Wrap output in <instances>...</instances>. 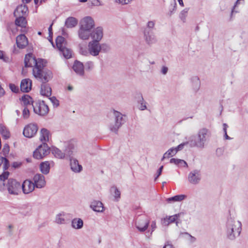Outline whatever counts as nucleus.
<instances>
[{
    "mask_svg": "<svg viewBox=\"0 0 248 248\" xmlns=\"http://www.w3.org/2000/svg\"><path fill=\"white\" fill-rule=\"evenodd\" d=\"M32 61L33 62H38L32 53H29L25 55L24 62H30Z\"/></svg>",
    "mask_w": 248,
    "mask_h": 248,
    "instance_id": "c03bdc74",
    "label": "nucleus"
},
{
    "mask_svg": "<svg viewBox=\"0 0 248 248\" xmlns=\"http://www.w3.org/2000/svg\"><path fill=\"white\" fill-rule=\"evenodd\" d=\"M188 10V8H186L181 12L179 15V17L183 21V22H185L186 21V17L187 16Z\"/></svg>",
    "mask_w": 248,
    "mask_h": 248,
    "instance_id": "49530a36",
    "label": "nucleus"
},
{
    "mask_svg": "<svg viewBox=\"0 0 248 248\" xmlns=\"http://www.w3.org/2000/svg\"><path fill=\"white\" fill-rule=\"evenodd\" d=\"M25 67H33V75L42 83H46L53 77L52 73L49 70L45 68L46 65L44 63H34L33 66L31 65V63H25Z\"/></svg>",
    "mask_w": 248,
    "mask_h": 248,
    "instance_id": "f03ea898",
    "label": "nucleus"
},
{
    "mask_svg": "<svg viewBox=\"0 0 248 248\" xmlns=\"http://www.w3.org/2000/svg\"><path fill=\"white\" fill-rule=\"evenodd\" d=\"M223 131L224 133V138L226 140H231V138L228 136L227 133V129L228 128V125L226 124H223Z\"/></svg>",
    "mask_w": 248,
    "mask_h": 248,
    "instance_id": "5fc2aeb1",
    "label": "nucleus"
},
{
    "mask_svg": "<svg viewBox=\"0 0 248 248\" xmlns=\"http://www.w3.org/2000/svg\"><path fill=\"white\" fill-rule=\"evenodd\" d=\"M113 115L114 116L115 119L114 122L118 124H120V125H122L125 122L124 117H125L124 115H123L121 113L118 112L116 110H114L113 111Z\"/></svg>",
    "mask_w": 248,
    "mask_h": 248,
    "instance_id": "a878e982",
    "label": "nucleus"
},
{
    "mask_svg": "<svg viewBox=\"0 0 248 248\" xmlns=\"http://www.w3.org/2000/svg\"><path fill=\"white\" fill-rule=\"evenodd\" d=\"M155 21H149L147 22L146 28H145L144 31H154V27L155 26Z\"/></svg>",
    "mask_w": 248,
    "mask_h": 248,
    "instance_id": "a18cd8bd",
    "label": "nucleus"
},
{
    "mask_svg": "<svg viewBox=\"0 0 248 248\" xmlns=\"http://www.w3.org/2000/svg\"><path fill=\"white\" fill-rule=\"evenodd\" d=\"M48 99L54 106L58 107L59 105V101L55 96L49 97Z\"/></svg>",
    "mask_w": 248,
    "mask_h": 248,
    "instance_id": "3c124183",
    "label": "nucleus"
},
{
    "mask_svg": "<svg viewBox=\"0 0 248 248\" xmlns=\"http://www.w3.org/2000/svg\"><path fill=\"white\" fill-rule=\"evenodd\" d=\"M168 71V68L167 66H163L161 69V73L163 75H166Z\"/></svg>",
    "mask_w": 248,
    "mask_h": 248,
    "instance_id": "e2e57ef3",
    "label": "nucleus"
},
{
    "mask_svg": "<svg viewBox=\"0 0 248 248\" xmlns=\"http://www.w3.org/2000/svg\"><path fill=\"white\" fill-rule=\"evenodd\" d=\"M201 180V173L200 170H194L190 172L188 175V182L193 185L198 184Z\"/></svg>",
    "mask_w": 248,
    "mask_h": 248,
    "instance_id": "9b49d317",
    "label": "nucleus"
},
{
    "mask_svg": "<svg viewBox=\"0 0 248 248\" xmlns=\"http://www.w3.org/2000/svg\"><path fill=\"white\" fill-rule=\"evenodd\" d=\"M51 88L48 84L43 83L41 86L40 93L41 95L47 97L51 95Z\"/></svg>",
    "mask_w": 248,
    "mask_h": 248,
    "instance_id": "b1692460",
    "label": "nucleus"
},
{
    "mask_svg": "<svg viewBox=\"0 0 248 248\" xmlns=\"http://www.w3.org/2000/svg\"><path fill=\"white\" fill-rule=\"evenodd\" d=\"M72 227L76 229H80L83 226V220L79 218H75L72 220Z\"/></svg>",
    "mask_w": 248,
    "mask_h": 248,
    "instance_id": "72a5a7b5",
    "label": "nucleus"
},
{
    "mask_svg": "<svg viewBox=\"0 0 248 248\" xmlns=\"http://www.w3.org/2000/svg\"><path fill=\"white\" fill-rule=\"evenodd\" d=\"M31 80L29 78L22 80L20 83L21 91L24 93H28L31 90Z\"/></svg>",
    "mask_w": 248,
    "mask_h": 248,
    "instance_id": "aec40b11",
    "label": "nucleus"
},
{
    "mask_svg": "<svg viewBox=\"0 0 248 248\" xmlns=\"http://www.w3.org/2000/svg\"><path fill=\"white\" fill-rule=\"evenodd\" d=\"M211 135L209 129L203 127L201 128L198 132L197 137L194 139V137H191L189 140V146L191 147H197L203 148L205 144Z\"/></svg>",
    "mask_w": 248,
    "mask_h": 248,
    "instance_id": "7ed1b4c3",
    "label": "nucleus"
},
{
    "mask_svg": "<svg viewBox=\"0 0 248 248\" xmlns=\"http://www.w3.org/2000/svg\"><path fill=\"white\" fill-rule=\"evenodd\" d=\"M140 55L139 52L137 50L133 51V53L128 57H126L125 60L127 61H136Z\"/></svg>",
    "mask_w": 248,
    "mask_h": 248,
    "instance_id": "ea45409f",
    "label": "nucleus"
},
{
    "mask_svg": "<svg viewBox=\"0 0 248 248\" xmlns=\"http://www.w3.org/2000/svg\"><path fill=\"white\" fill-rule=\"evenodd\" d=\"M187 144H188L189 145V140L186 141V142L182 143L179 144L177 147H174V148L177 150V152H178V151H181V150H182L184 148V146L186 145H187Z\"/></svg>",
    "mask_w": 248,
    "mask_h": 248,
    "instance_id": "864d4df0",
    "label": "nucleus"
},
{
    "mask_svg": "<svg viewBox=\"0 0 248 248\" xmlns=\"http://www.w3.org/2000/svg\"><path fill=\"white\" fill-rule=\"evenodd\" d=\"M180 216L179 214H175L171 216H167L166 217L162 218L161 223L163 226H168L170 223L174 222Z\"/></svg>",
    "mask_w": 248,
    "mask_h": 248,
    "instance_id": "4be33fe9",
    "label": "nucleus"
},
{
    "mask_svg": "<svg viewBox=\"0 0 248 248\" xmlns=\"http://www.w3.org/2000/svg\"><path fill=\"white\" fill-rule=\"evenodd\" d=\"M49 132L46 128H42L40 131V140L43 144L46 143L49 140Z\"/></svg>",
    "mask_w": 248,
    "mask_h": 248,
    "instance_id": "c756f323",
    "label": "nucleus"
},
{
    "mask_svg": "<svg viewBox=\"0 0 248 248\" xmlns=\"http://www.w3.org/2000/svg\"><path fill=\"white\" fill-rule=\"evenodd\" d=\"M78 20L74 17L70 16L67 18L65 21V26L67 28H72L77 26Z\"/></svg>",
    "mask_w": 248,
    "mask_h": 248,
    "instance_id": "cd10ccee",
    "label": "nucleus"
},
{
    "mask_svg": "<svg viewBox=\"0 0 248 248\" xmlns=\"http://www.w3.org/2000/svg\"><path fill=\"white\" fill-rule=\"evenodd\" d=\"M103 36V30L101 27H98L91 32L93 41L100 42Z\"/></svg>",
    "mask_w": 248,
    "mask_h": 248,
    "instance_id": "2eb2a0df",
    "label": "nucleus"
},
{
    "mask_svg": "<svg viewBox=\"0 0 248 248\" xmlns=\"http://www.w3.org/2000/svg\"><path fill=\"white\" fill-rule=\"evenodd\" d=\"M139 108L141 110H144L147 109V102L144 100L142 96L140 95V98L139 100Z\"/></svg>",
    "mask_w": 248,
    "mask_h": 248,
    "instance_id": "37998d69",
    "label": "nucleus"
},
{
    "mask_svg": "<svg viewBox=\"0 0 248 248\" xmlns=\"http://www.w3.org/2000/svg\"><path fill=\"white\" fill-rule=\"evenodd\" d=\"M184 234L188 236V238L187 239L190 243H192L196 241V238L191 235L188 233L185 232Z\"/></svg>",
    "mask_w": 248,
    "mask_h": 248,
    "instance_id": "13d9d810",
    "label": "nucleus"
},
{
    "mask_svg": "<svg viewBox=\"0 0 248 248\" xmlns=\"http://www.w3.org/2000/svg\"><path fill=\"white\" fill-rule=\"evenodd\" d=\"M16 43L18 47L24 48L28 44V39L24 34L19 35L16 37Z\"/></svg>",
    "mask_w": 248,
    "mask_h": 248,
    "instance_id": "a211bd4d",
    "label": "nucleus"
},
{
    "mask_svg": "<svg viewBox=\"0 0 248 248\" xmlns=\"http://www.w3.org/2000/svg\"><path fill=\"white\" fill-rule=\"evenodd\" d=\"M2 152L3 153V155H6L7 154L9 153V145L7 144H5L4 145Z\"/></svg>",
    "mask_w": 248,
    "mask_h": 248,
    "instance_id": "bf43d9fd",
    "label": "nucleus"
},
{
    "mask_svg": "<svg viewBox=\"0 0 248 248\" xmlns=\"http://www.w3.org/2000/svg\"><path fill=\"white\" fill-rule=\"evenodd\" d=\"M150 219L145 215L138 217L135 220V226L139 232H145L148 228Z\"/></svg>",
    "mask_w": 248,
    "mask_h": 248,
    "instance_id": "39448f33",
    "label": "nucleus"
},
{
    "mask_svg": "<svg viewBox=\"0 0 248 248\" xmlns=\"http://www.w3.org/2000/svg\"><path fill=\"white\" fill-rule=\"evenodd\" d=\"M22 116L24 119H27L30 116L29 109L27 107H25L22 111Z\"/></svg>",
    "mask_w": 248,
    "mask_h": 248,
    "instance_id": "8fccbe9b",
    "label": "nucleus"
},
{
    "mask_svg": "<svg viewBox=\"0 0 248 248\" xmlns=\"http://www.w3.org/2000/svg\"><path fill=\"white\" fill-rule=\"evenodd\" d=\"M38 130V126L36 124L30 123L26 125L23 131L24 136L27 138L33 137Z\"/></svg>",
    "mask_w": 248,
    "mask_h": 248,
    "instance_id": "6e6552de",
    "label": "nucleus"
},
{
    "mask_svg": "<svg viewBox=\"0 0 248 248\" xmlns=\"http://www.w3.org/2000/svg\"><path fill=\"white\" fill-rule=\"evenodd\" d=\"M90 207L94 211L97 212H103L105 209L103 203L99 201H93L91 202Z\"/></svg>",
    "mask_w": 248,
    "mask_h": 248,
    "instance_id": "412c9836",
    "label": "nucleus"
},
{
    "mask_svg": "<svg viewBox=\"0 0 248 248\" xmlns=\"http://www.w3.org/2000/svg\"><path fill=\"white\" fill-rule=\"evenodd\" d=\"M4 162V169H6L7 168V165L8 163V160L5 157L0 156V166L3 162Z\"/></svg>",
    "mask_w": 248,
    "mask_h": 248,
    "instance_id": "4d7b16f0",
    "label": "nucleus"
},
{
    "mask_svg": "<svg viewBox=\"0 0 248 248\" xmlns=\"http://www.w3.org/2000/svg\"><path fill=\"white\" fill-rule=\"evenodd\" d=\"M151 230H149V232H151V233H152L156 229V221L155 220H153L151 222Z\"/></svg>",
    "mask_w": 248,
    "mask_h": 248,
    "instance_id": "6e6d98bb",
    "label": "nucleus"
},
{
    "mask_svg": "<svg viewBox=\"0 0 248 248\" xmlns=\"http://www.w3.org/2000/svg\"><path fill=\"white\" fill-rule=\"evenodd\" d=\"M28 11V8L27 5L25 4H21L18 6L16 9L15 10L14 15V16H26Z\"/></svg>",
    "mask_w": 248,
    "mask_h": 248,
    "instance_id": "6ab92c4d",
    "label": "nucleus"
},
{
    "mask_svg": "<svg viewBox=\"0 0 248 248\" xmlns=\"http://www.w3.org/2000/svg\"><path fill=\"white\" fill-rule=\"evenodd\" d=\"M77 151V144L74 141H70L67 144L64 152L66 157L70 158Z\"/></svg>",
    "mask_w": 248,
    "mask_h": 248,
    "instance_id": "f3484780",
    "label": "nucleus"
},
{
    "mask_svg": "<svg viewBox=\"0 0 248 248\" xmlns=\"http://www.w3.org/2000/svg\"><path fill=\"white\" fill-rule=\"evenodd\" d=\"M50 163L49 161H45L40 164V170L41 172L46 175L49 172Z\"/></svg>",
    "mask_w": 248,
    "mask_h": 248,
    "instance_id": "7c9ffc66",
    "label": "nucleus"
},
{
    "mask_svg": "<svg viewBox=\"0 0 248 248\" xmlns=\"http://www.w3.org/2000/svg\"><path fill=\"white\" fill-rule=\"evenodd\" d=\"M100 46L101 47V51L107 52L110 49L109 46L106 44H100Z\"/></svg>",
    "mask_w": 248,
    "mask_h": 248,
    "instance_id": "603ef678",
    "label": "nucleus"
},
{
    "mask_svg": "<svg viewBox=\"0 0 248 248\" xmlns=\"http://www.w3.org/2000/svg\"><path fill=\"white\" fill-rule=\"evenodd\" d=\"M170 162L180 167H187L186 162L185 160L180 159L171 158L170 159Z\"/></svg>",
    "mask_w": 248,
    "mask_h": 248,
    "instance_id": "f704fd0d",
    "label": "nucleus"
},
{
    "mask_svg": "<svg viewBox=\"0 0 248 248\" xmlns=\"http://www.w3.org/2000/svg\"><path fill=\"white\" fill-rule=\"evenodd\" d=\"M49 153V149L46 143H44L40 146L34 151L33 156L37 159H41Z\"/></svg>",
    "mask_w": 248,
    "mask_h": 248,
    "instance_id": "423d86ee",
    "label": "nucleus"
},
{
    "mask_svg": "<svg viewBox=\"0 0 248 248\" xmlns=\"http://www.w3.org/2000/svg\"><path fill=\"white\" fill-rule=\"evenodd\" d=\"M10 88L13 92L17 93L18 91V87L16 86L15 84H10L9 85Z\"/></svg>",
    "mask_w": 248,
    "mask_h": 248,
    "instance_id": "052dcab7",
    "label": "nucleus"
},
{
    "mask_svg": "<svg viewBox=\"0 0 248 248\" xmlns=\"http://www.w3.org/2000/svg\"><path fill=\"white\" fill-rule=\"evenodd\" d=\"M52 152L54 155L58 158L63 159L66 157L65 152L63 153L57 148L53 149Z\"/></svg>",
    "mask_w": 248,
    "mask_h": 248,
    "instance_id": "c9c22d12",
    "label": "nucleus"
},
{
    "mask_svg": "<svg viewBox=\"0 0 248 248\" xmlns=\"http://www.w3.org/2000/svg\"><path fill=\"white\" fill-rule=\"evenodd\" d=\"M242 230V224L240 221L229 218L226 224V234L230 240H234L240 235Z\"/></svg>",
    "mask_w": 248,
    "mask_h": 248,
    "instance_id": "20e7f679",
    "label": "nucleus"
},
{
    "mask_svg": "<svg viewBox=\"0 0 248 248\" xmlns=\"http://www.w3.org/2000/svg\"><path fill=\"white\" fill-rule=\"evenodd\" d=\"M133 0H115V2L117 3H119L122 4H127L130 2H131Z\"/></svg>",
    "mask_w": 248,
    "mask_h": 248,
    "instance_id": "680f3d73",
    "label": "nucleus"
},
{
    "mask_svg": "<svg viewBox=\"0 0 248 248\" xmlns=\"http://www.w3.org/2000/svg\"><path fill=\"white\" fill-rule=\"evenodd\" d=\"M186 196L184 194L178 195L173 197L167 199L166 201L168 202H181L186 199Z\"/></svg>",
    "mask_w": 248,
    "mask_h": 248,
    "instance_id": "473e14b6",
    "label": "nucleus"
},
{
    "mask_svg": "<svg viewBox=\"0 0 248 248\" xmlns=\"http://www.w3.org/2000/svg\"><path fill=\"white\" fill-rule=\"evenodd\" d=\"M56 46L58 49L60 51L66 47V42L64 38L62 36H59L56 39Z\"/></svg>",
    "mask_w": 248,
    "mask_h": 248,
    "instance_id": "c85d7f7f",
    "label": "nucleus"
},
{
    "mask_svg": "<svg viewBox=\"0 0 248 248\" xmlns=\"http://www.w3.org/2000/svg\"><path fill=\"white\" fill-rule=\"evenodd\" d=\"M22 100L24 103L28 105H31V103L32 102V98L28 95H25L22 97Z\"/></svg>",
    "mask_w": 248,
    "mask_h": 248,
    "instance_id": "09e8293b",
    "label": "nucleus"
},
{
    "mask_svg": "<svg viewBox=\"0 0 248 248\" xmlns=\"http://www.w3.org/2000/svg\"><path fill=\"white\" fill-rule=\"evenodd\" d=\"M177 153V150L174 147H172L169 149L164 155L161 159V160H163L165 158H168L170 157L175 155Z\"/></svg>",
    "mask_w": 248,
    "mask_h": 248,
    "instance_id": "e433bc0d",
    "label": "nucleus"
},
{
    "mask_svg": "<svg viewBox=\"0 0 248 248\" xmlns=\"http://www.w3.org/2000/svg\"><path fill=\"white\" fill-rule=\"evenodd\" d=\"M35 187L33 182L29 180H26L22 185L23 192L26 194L32 192Z\"/></svg>",
    "mask_w": 248,
    "mask_h": 248,
    "instance_id": "dca6fc26",
    "label": "nucleus"
},
{
    "mask_svg": "<svg viewBox=\"0 0 248 248\" xmlns=\"http://www.w3.org/2000/svg\"><path fill=\"white\" fill-rule=\"evenodd\" d=\"M110 191L112 193L115 199L118 201L120 198V191L115 186H112L111 187Z\"/></svg>",
    "mask_w": 248,
    "mask_h": 248,
    "instance_id": "a19ab883",
    "label": "nucleus"
},
{
    "mask_svg": "<svg viewBox=\"0 0 248 248\" xmlns=\"http://www.w3.org/2000/svg\"><path fill=\"white\" fill-rule=\"evenodd\" d=\"M89 53L93 56H96L99 55L101 51L99 42L91 41L88 46Z\"/></svg>",
    "mask_w": 248,
    "mask_h": 248,
    "instance_id": "9d476101",
    "label": "nucleus"
},
{
    "mask_svg": "<svg viewBox=\"0 0 248 248\" xmlns=\"http://www.w3.org/2000/svg\"><path fill=\"white\" fill-rule=\"evenodd\" d=\"M80 27L91 31L94 27V20L91 16H86L80 21Z\"/></svg>",
    "mask_w": 248,
    "mask_h": 248,
    "instance_id": "ddd939ff",
    "label": "nucleus"
},
{
    "mask_svg": "<svg viewBox=\"0 0 248 248\" xmlns=\"http://www.w3.org/2000/svg\"><path fill=\"white\" fill-rule=\"evenodd\" d=\"M70 166L71 170L75 172H79L82 169L78 161L74 158H70Z\"/></svg>",
    "mask_w": 248,
    "mask_h": 248,
    "instance_id": "bb28decb",
    "label": "nucleus"
},
{
    "mask_svg": "<svg viewBox=\"0 0 248 248\" xmlns=\"http://www.w3.org/2000/svg\"><path fill=\"white\" fill-rule=\"evenodd\" d=\"M191 87L193 91L197 93L200 89L201 86V81L200 78L197 76H193L191 78Z\"/></svg>",
    "mask_w": 248,
    "mask_h": 248,
    "instance_id": "393cba45",
    "label": "nucleus"
},
{
    "mask_svg": "<svg viewBox=\"0 0 248 248\" xmlns=\"http://www.w3.org/2000/svg\"><path fill=\"white\" fill-rule=\"evenodd\" d=\"M239 0H237V1L235 2V4L233 6V8L232 9V12H231V16H232V15L234 14V13H237L238 12L237 11H235V7L236 6V5L238 4V2H239Z\"/></svg>",
    "mask_w": 248,
    "mask_h": 248,
    "instance_id": "69168bd1",
    "label": "nucleus"
},
{
    "mask_svg": "<svg viewBox=\"0 0 248 248\" xmlns=\"http://www.w3.org/2000/svg\"><path fill=\"white\" fill-rule=\"evenodd\" d=\"M109 128L111 132L117 134L119 129L121 127L120 124L116 123L114 121L112 122L109 124Z\"/></svg>",
    "mask_w": 248,
    "mask_h": 248,
    "instance_id": "58836bf2",
    "label": "nucleus"
},
{
    "mask_svg": "<svg viewBox=\"0 0 248 248\" xmlns=\"http://www.w3.org/2000/svg\"><path fill=\"white\" fill-rule=\"evenodd\" d=\"M0 133L5 139L9 138L10 136V132L8 130L7 128L5 126L1 124L0 125Z\"/></svg>",
    "mask_w": 248,
    "mask_h": 248,
    "instance_id": "4c0bfd02",
    "label": "nucleus"
},
{
    "mask_svg": "<svg viewBox=\"0 0 248 248\" xmlns=\"http://www.w3.org/2000/svg\"><path fill=\"white\" fill-rule=\"evenodd\" d=\"M143 34L145 41L148 45L151 46L157 42V40L154 31H144Z\"/></svg>",
    "mask_w": 248,
    "mask_h": 248,
    "instance_id": "f8f14e48",
    "label": "nucleus"
},
{
    "mask_svg": "<svg viewBox=\"0 0 248 248\" xmlns=\"http://www.w3.org/2000/svg\"><path fill=\"white\" fill-rule=\"evenodd\" d=\"M78 34L80 39L83 40H87L90 36L91 37V31L80 27Z\"/></svg>",
    "mask_w": 248,
    "mask_h": 248,
    "instance_id": "5701e85b",
    "label": "nucleus"
},
{
    "mask_svg": "<svg viewBox=\"0 0 248 248\" xmlns=\"http://www.w3.org/2000/svg\"><path fill=\"white\" fill-rule=\"evenodd\" d=\"M61 54L65 59H69L72 57V51L67 47H64L62 50L60 51Z\"/></svg>",
    "mask_w": 248,
    "mask_h": 248,
    "instance_id": "79ce46f5",
    "label": "nucleus"
},
{
    "mask_svg": "<svg viewBox=\"0 0 248 248\" xmlns=\"http://www.w3.org/2000/svg\"><path fill=\"white\" fill-rule=\"evenodd\" d=\"M163 248H173V246L172 245L169 244V243L168 242L166 243Z\"/></svg>",
    "mask_w": 248,
    "mask_h": 248,
    "instance_id": "774afa93",
    "label": "nucleus"
},
{
    "mask_svg": "<svg viewBox=\"0 0 248 248\" xmlns=\"http://www.w3.org/2000/svg\"><path fill=\"white\" fill-rule=\"evenodd\" d=\"M33 107L34 112L41 116L46 115L49 111L48 107L44 101L36 103Z\"/></svg>",
    "mask_w": 248,
    "mask_h": 248,
    "instance_id": "1a4fd4ad",
    "label": "nucleus"
},
{
    "mask_svg": "<svg viewBox=\"0 0 248 248\" xmlns=\"http://www.w3.org/2000/svg\"><path fill=\"white\" fill-rule=\"evenodd\" d=\"M9 172H4L0 175V190L2 192L7 191L11 195H17L20 191L21 186L19 182L13 179H9L7 184L5 185L3 182L4 180L8 179Z\"/></svg>",
    "mask_w": 248,
    "mask_h": 248,
    "instance_id": "f257e3e1",
    "label": "nucleus"
},
{
    "mask_svg": "<svg viewBox=\"0 0 248 248\" xmlns=\"http://www.w3.org/2000/svg\"><path fill=\"white\" fill-rule=\"evenodd\" d=\"M55 221L58 224H64L65 223V220L64 217V215H58L56 216Z\"/></svg>",
    "mask_w": 248,
    "mask_h": 248,
    "instance_id": "de8ad7c7",
    "label": "nucleus"
},
{
    "mask_svg": "<svg viewBox=\"0 0 248 248\" xmlns=\"http://www.w3.org/2000/svg\"><path fill=\"white\" fill-rule=\"evenodd\" d=\"M73 70L79 75H83L84 74V70H90L93 67L92 63H85L84 65L83 63H73L72 66Z\"/></svg>",
    "mask_w": 248,
    "mask_h": 248,
    "instance_id": "0eeeda50",
    "label": "nucleus"
},
{
    "mask_svg": "<svg viewBox=\"0 0 248 248\" xmlns=\"http://www.w3.org/2000/svg\"><path fill=\"white\" fill-rule=\"evenodd\" d=\"M80 53L83 55H87L89 53V51H87L85 48L81 47L80 48Z\"/></svg>",
    "mask_w": 248,
    "mask_h": 248,
    "instance_id": "0e129e2a",
    "label": "nucleus"
},
{
    "mask_svg": "<svg viewBox=\"0 0 248 248\" xmlns=\"http://www.w3.org/2000/svg\"><path fill=\"white\" fill-rule=\"evenodd\" d=\"M163 169V166H161L159 169H158V170H157V176L155 178V181L157 178L161 175V173H162V170Z\"/></svg>",
    "mask_w": 248,
    "mask_h": 248,
    "instance_id": "338daca9",
    "label": "nucleus"
},
{
    "mask_svg": "<svg viewBox=\"0 0 248 248\" xmlns=\"http://www.w3.org/2000/svg\"><path fill=\"white\" fill-rule=\"evenodd\" d=\"M16 17L15 24L20 27H25L27 22L25 16H15Z\"/></svg>",
    "mask_w": 248,
    "mask_h": 248,
    "instance_id": "2f4dec72",
    "label": "nucleus"
},
{
    "mask_svg": "<svg viewBox=\"0 0 248 248\" xmlns=\"http://www.w3.org/2000/svg\"><path fill=\"white\" fill-rule=\"evenodd\" d=\"M33 180L35 186L38 188H43L46 186L45 178L43 174L39 173L35 174L33 178Z\"/></svg>",
    "mask_w": 248,
    "mask_h": 248,
    "instance_id": "4468645a",
    "label": "nucleus"
}]
</instances>
